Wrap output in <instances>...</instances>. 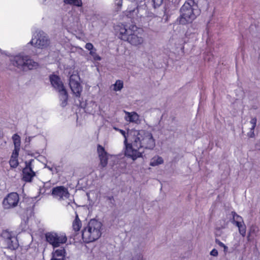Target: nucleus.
I'll list each match as a JSON object with an SVG mask.
<instances>
[{
	"label": "nucleus",
	"instance_id": "nucleus-1",
	"mask_svg": "<svg viewBox=\"0 0 260 260\" xmlns=\"http://www.w3.org/2000/svg\"><path fill=\"white\" fill-rule=\"evenodd\" d=\"M114 129L124 138V154L133 160L142 157L144 149L153 150L155 146V140L150 131L132 129L126 133L117 127H114Z\"/></svg>",
	"mask_w": 260,
	"mask_h": 260
},
{
	"label": "nucleus",
	"instance_id": "nucleus-2",
	"mask_svg": "<svg viewBox=\"0 0 260 260\" xmlns=\"http://www.w3.org/2000/svg\"><path fill=\"white\" fill-rule=\"evenodd\" d=\"M119 38L125 41H127L131 45L137 46L142 45L144 42V38L141 32L142 29L138 28L135 25H132L127 29L122 24L117 26Z\"/></svg>",
	"mask_w": 260,
	"mask_h": 260
},
{
	"label": "nucleus",
	"instance_id": "nucleus-3",
	"mask_svg": "<svg viewBox=\"0 0 260 260\" xmlns=\"http://www.w3.org/2000/svg\"><path fill=\"white\" fill-rule=\"evenodd\" d=\"M197 8V6L193 1L189 0L185 2L180 9V16L177 21L183 25L192 22L199 14Z\"/></svg>",
	"mask_w": 260,
	"mask_h": 260
},
{
	"label": "nucleus",
	"instance_id": "nucleus-4",
	"mask_svg": "<svg viewBox=\"0 0 260 260\" xmlns=\"http://www.w3.org/2000/svg\"><path fill=\"white\" fill-rule=\"evenodd\" d=\"M102 224L94 219H91L82 231V237L84 242L89 243L98 239L101 236Z\"/></svg>",
	"mask_w": 260,
	"mask_h": 260
},
{
	"label": "nucleus",
	"instance_id": "nucleus-5",
	"mask_svg": "<svg viewBox=\"0 0 260 260\" xmlns=\"http://www.w3.org/2000/svg\"><path fill=\"white\" fill-rule=\"evenodd\" d=\"M11 63L18 69L26 71L37 69L39 64L30 57L24 54H18L16 55L11 56L10 57Z\"/></svg>",
	"mask_w": 260,
	"mask_h": 260
},
{
	"label": "nucleus",
	"instance_id": "nucleus-6",
	"mask_svg": "<svg viewBox=\"0 0 260 260\" xmlns=\"http://www.w3.org/2000/svg\"><path fill=\"white\" fill-rule=\"evenodd\" d=\"M50 80L52 86L59 93L60 106L64 107L68 104V95L60 78L53 75L50 76Z\"/></svg>",
	"mask_w": 260,
	"mask_h": 260
},
{
	"label": "nucleus",
	"instance_id": "nucleus-7",
	"mask_svg": "<svg viewBox=\"0 0 260 260\" xmlns=\"http://www.w3.org/2000/svg\"><path fill=\"white\" fill-rule=\"evenodd\" d=\"M0 245L5 248L14 250L18 247V242L12 232L4 231L0 236Z\"/></svg>",
	"mask_w": 260,
	"mask_h": 260
},
{
	"label": "nucleus",
	"instance_id": "nucleus-8",
	"mask_svg": "<svg viewBox=\"0 0 260 260\" xmlns=\"http://www.w3.org/2000/svg\"><path fill=\"white\" fill-rule=\"evenodd\" d=\"M29 43L35 47L44 49L49 46L50 40L46 33L43 31L38 30L34 34Z\"/></svg>",
	"mask_w": 260,
	"mask_h": 260
},
{
	"label": "nucleus",
	"instance_id": "nucleus-9",
	"mask_svg": "<svg viewBox=\"0 0 260 260\" xmlns=\"http://www.w3.org/2000/svg\"><path fill=\"white\" fill-rule=\"evenodd\" d=\"M46 241L54 248L58 247L67 241L66 235L63 233L49 232L45 235Z\"/></svg>",
	"mask_w": 260,
	"mask_h": 260
},
{
	"label": "nucleus",
	"instance_id": "nucleus-10",
	"mask_svg": "<svg viewBox=\"0 0 260 260\" xmlns=\"http://www.w3.org/2000/svg\"><path fill=\"white\" fill-rule=\"evenodd\" d=\"M80 77L77 74H73L70 76L69 85L73 94L79 98L82 91V87L79 83Z\"/></svg>",
	"mask_w": 260,
	"mask_h": 260
},
{
	"label": "nucleus",
	"instance_id": "nucleus-11",
	"mask_svg": "<svg viewBox=\"0 0 260 260\" xmlns=\"http://www.w3.org/2000/svg\"><path fill=\"white\" fill-rule=\"evenodd\" d=\"M34 159L25 162V167L22 170L23 180L25 182H30L35 176V172L32 170V162Z\"/></svg>",
	"mask_w": 260,
	"mask_h": 260
},
{
	"label": "nucleus",
	"instance_id": "nucleus-12",
	"mask_svg": "<svg viewBox=\"0 0 260 260\" xmlns=\"http://www.w3.org/2000/svg\"><path fill=\"white\" fill-rule=\"evenodd\" d=\"M45 188L46 187L44 186L43 188L40 189L39 195L48 194L51 192H52V195H68L69 194L68 189L63 186H57L50 190L48 189V192H47V190Z\"/></svg>",
	"mask_w": 260,
	"mask_h": 260
},
{
	"label": "nucleus",
	"instance_id": "nucleus-13",
	"mask_svg": "<svg viewBox=\"0 0 260 260\" xmlns=\"http://www.w3.org/2000/svg\"><path fill=\"white\" fill-rule=\"evenodd\" d=\"M19 196H6L3 202L5 209H10L16 206L18 203Z\"/></svg>",
	"mask_w": 260,
	"mask_h": 260
},
{
	"label": "nucleus",
	"instance_id": "nucleus-14",
	"mask_svg": "<svg viewBox=\"0 0 260 260\" xmlns=\"http://www.w3.org/2000/svg\"><path fill=\"white\" fill-rule=\"evenodd\" d=\"M97 151L100 159L101 165L103 167H106L107 165V161L109 155L106 151L104 147L101 145H98Z\"/></svg>",
	"mask_w": 260,
	"mask_h": 260
},
{
	"label": "nucleus",
	"instance_id": "nucleus-15",
	"mask_svg": "<svg viewBox=\"0 0 260 260\" xmlns=\"http://www.w3.org/2000/svg\"><path fill=\"white\" fill-rule=\"evenodd\" d=\"M125 119L126 121L139 124L141 123L139 115L135 112H129L125 111Z\"/></svg>",
	"mask_w": 260,
	"mask_h": 260
},
{
	"label": "nucleus",
	"instance_id": "nucleus-16",
	"mask_svg": "<svg viewBox=\"0 0 260 260\" xmlns=\"http://www.w3.org/2000/svg\"><path fill=\"white\" fill-rule=\"evenodd\" d=\"M64 254L65 250L64 249H56L52 252V258H54L55 259H61L63 260Z\"/></svg>",
	"mask_w": 260,
	"mask_h": 260
},
{
	"label": "nucleus",
	"instance_id": "nucleus-17",
	"mask_svg": "<svg viewBox=\"0 0 260 260\" xmlns=\"http://www.w3.org/2000/svg\"><path fill=\"white\" fill-rule=\"evenodd\" d=\"M138 11L139 10L138 8L134 9L132 11H129L128 13L127 14V16L132 18L134 22H135V21H138L139 19L141 18V16H139L138 15Z\"/></svg>",
	"mask_w": 260,
	"mask_h": 260
},
{
	"label": "nucleus",
	"instance_id": "nucleus-18",
	"mask_svg": "<svg viewBox=\"0 0 260 260\" xmlns=\"http://www.w3.org/2000/svg\"><path fill=\"white\" fill-rule=\"evenodd\" d=\"M232 215L233 216V220L232 222L233 224L236 225L244 222L242 217L238 215L235 212H232Z\"/></svg>",
	"mask_w": 260,
	"mask_h": 260
},
{
	"label": "nucleus",
	"instance_id": "nucleus-19",
	"mask_svg": "<svg viewBox=\"0 0 260 260\" xmlns=\"http://www.w3.org/2000/svg\"><path fill=\"white\" fill-rule=\"evenodd\" d=\"M81 222L79 218L78 215L77 214L76 215V217L75 220L73 222V230L75 232H78L80 230L81 228Z\"/></svg>",
	"mask_w": 260,
	"mask_h": 260
},
{
	"label": "nucleus",
	"instance_id": "nucleus-20",
	"mask_svg": "<svg viewBox=\"0 0 260 260\" xmlns=\"http://www.w3.org/2000/svg\"><path fill=\"white\" fill-rule=\"evenodd\" d=\"M164 162L162 158L159 156H156L153 157L150 160V165L151 166H156Z\"/></svg>",
	"mask_w": 260,
	"mask_h": 260
},
{
	"label": "nucleus",
	"instance_id": "nucleus-21",
	"mask_svg": "<svg viewBox=\"0 0 260 260\" xmlns=\"http://www.w3.org/2000/svg\"><path fill=\"white\" fill-rule=\"evenodd\" d=\"M258 231V228L255 225H252L249 228L247 238L249 239L250 237L256 236Z\"/></svg>",
	"mask_w": 260,
	"mask_h": 260
},
{
	"label": "nucleus",
	"instance_id": "nucleus-22",
	"mask_svg": "<svg viewBox=\"0 0 260 260\" xmlns=\"http://www.w3.org/2000/svg\"><path fill=\"white\" fill-rule=\"evenodd\" d=\"M112 86H113V90L115 91H120L123 87V81L118 80Z\"/></svg>",
	"mask_w": 260,
	"mask_h": 260
},
{
	"label": "nucleus",
	"instance_id": "nucleus-23",
	"mask_svg": "<svg viewBox=\"0 0 260 260\" xmlns=\"http://www.w3.org/2000/svg\"><path fill=\"white\" fill-rule=\"evenodd\" d=\"M236 226L238 228L239 232L240 234V235L243 237H244L246 235V227L244 222L236 225Z\"/></svg>",
	"mask_w": 260,
	"mask_h": 260
},
{
	"label": "nucleus",
	"instance_id": "nucleus-24",
	"mask_svg": "<svg viewBox=\"0 0 260 260\" xmlns=\"http://www.w3.org/2000/svg\"><path fill=\"white\" fill-rule=\"evenodd\" d=\"M12 139H13V143L14 144V147H20V144H21L20 136L19 135H18L17 134H15L13 136Z\"/></svg>",
	"mask_w": 260,
	"mask_h": 260
},
{
	"label": "nucleus",
	"instance_id": "nucleus-25",
	"mask_svg": "<svg viewBox=\"0 0 260 260\" xmlns=\"http://www.w3.org/2000/svg\"><path fill=\"white\" fill-rule=\"evenodd\" d=\"M64 2L66 4L73 5L77 7H81L82 5L81 0H64Z\"/></svg>",
	"mask_w": 260,
	"mask_h": 260
},
{
	"label": "nucleus",
	"instance_id": "nucleus-26",
	"mask_svg": "<svg viewBox=\"0 0 260 260\" xmlns=\"http://www.w3.org/2000/svg\"><path fill=\"white\" fill-rule=\"evenodd\" d=\"M89 54L92 57L93 59L95 61H100L101 57L96 53V49L94 48L92 50L89 51Z\"/></svg>",
	"mask_w": 260,
	"mask_h": 260
},
{
	"label": "nucleus",
	"instance_id": "nucleus-27",
	"mask_svg": "<svg viewBox=\"0 0 260 260\" xmlns=\"http://www.w3.org/2000/svg\"><path fill=\"white\" fill-rule=\"evenodd\" d=\"M250 124L251 125V127H250V134H248V136L250 137H252V135H254V129L256 126V118H253L251 119L250 120Z\"/></svg>",
	"mask_w": 260,
	"mask_h": 260
},
{
	"label": "nucleus",
	"instance_id": "nucleus-28",
	"mask_svg": "<svg viewBox=\"0 0 260 260\" xmlns=\"http://www.w3.org/2000/svg\"><path fill=\"white\" fill-rule=\"evenodd\" d=\"M9 164L11 167L16 168L18 165L17 157L11 156Z\"/></svg>",
	"mask_w": 260,
	"mask_h": 260
},
{
	"label": "nucleus",
	"instance_id": "nucleus-29",
	"mask_svg": "<svg viewBox=\"0 0 260 260\" xmlns=\"http://www.w3.org/2000/svg\"><path fill=\"white\" fill-rule=\"evenodd\" d=\"M164 0H151V3L154 8L159 7Z\"/></svg>",
	"mask_w": 260,
	"mask_h": 260
},
{
	"label": "nucleus",
	"instance_id": "nucleus-30",
	"mask_svg": "<svg viewBox=\"0 0 260 260\" xmlns=\"http://www.w3.org/2000/svg\"><path fill=\"white\" fill-rule=\"evenodd\" d=\"M88 200L89 202V205L92 206L94 205V202L96 201V196H87Z\"/></svg>",
	"mask_w": 260,
	"mask_h": 260
},
{
	"label": "nucleus",
	"instance_id": "nucleus-31",
	"mask_svg": "<svg viewBox=\"0 0 260 260\" xmlns=\"http://www.w3.org/2000/svg\"><path fill=\"white\" fill-rule=\"evenodd\" d=\"M215 243L218 244L219 246L223 247L224 248V251H226L228 248V247L225 245L222 242H221L219 239H215Z\"/></svg>",
	"mask_w": 260,
	"mask_h": 260
},
{
	"label": "nucleus",
	"instance_id": "nucleus-32",
	"mask_svg": "<svg viewBox=\"0 0 260 260\" xmlns=\"http://www.w3.org/2000/svg\"><path fill=\"white\" fill-rule=\"evenodd\" d=\"M132 260H143V256L141 253L135 255Z\"/></svg>",
	"mask_w": 260,
	"mask_h": 260
},
{
	"label": "nucleus",
	"instance_id": "nucleus-33",
	"mask_svg": "<svg viewBox=\"0 0 260 260\" xmlns=\"http://www.w3.org/2000/svg\"><path fill=\"white\" fill-rule=\"evenodd\" d=\"M36 198L37 197L31 198L27 196L26 198H24V201L26 202H30L31 204H34V202ZM32 206H34V205H32Z\"/></svg>",
	"mask_w": 260,
	"mask_h": 260
},
{
	"label": "nucleus",
	"instance_id": "nucleus-34",
	"mask_svg": "<svg viewBox=\"0 0 260 260\" xmlns=\"http://www.w3.org/2000/svg\"><path fill=\"white\" fill-rule=\"evenodd\" d=\"M19 150L20 147H15L11 156L18 157Z\"/></svg>",
	"mask_w": 260,
	"mask_h": 260
},
{
	"label": "nucleus",
	"instance_id": "nucleus-35",
	"mask_svg": "<svg viewBox=\"0 0 260 260\" xmlns=\"http://www.w3.org/2000/svg\"><path fill=\"white\" fill-rule=\"evenodd\" d=\"M85 48L89 51L94 49L93 45L90 43H86Z\"/></svg>",
	"mask_w": 260,
	"mask_h": 260
},
{
	"label": "nucleus",
	"instance_id": "nucleus-36",
	"mask_svg": "<svg viewBox=\"0 0 260 260\" xmlns=\"http://www.w3.org/2000/svg\"><path fill=\"white\" fill-rule=\"evenodd\" d=\"M210 254L211 255L217 256L218 255V253L216 249H213L211 251Z\"/></svg>",
	"mask_w": 260,
	"mask_h": 260
},
{
	"label": "nucleus",
	"instance_id": "nucleus-37",
	"mask_svg": "<svg viewBox=\"0 0 260 260\" xmlns=\"http://www.w3.org/2000/svg\"><path fill=\"white\" fill-rule=\"evenodd\" d=\"M58 198L57 199V200L59 201H61L62 200H64V198H66V199H68V197L69 196H58Z\"/></svg>",
	"mask_w": 260,
	"mask_h": 260
},
{
	"label": "nucleus",
	"instance_id": "nucleus-38",
	"mask_svg": "<svg viewBox=\"0 0 260 260\" xmlns=\"http://www.w3.org/2000/svg\"><path fill=\"white\" fill-rule=\"evenodd\" d=\"M107 199L111 202L112 200H113V196H108L107 197Z\"/></svg>",
	"mask_w": 260,
	"mask_h": 260
},
{
	"label": "nucleus",
	"instance_id": "nucleus-39",
	"mask_svg": "<svg viewBox=\"0 0 260 260\" xmlns=\"http://www.w3.org/2000/svg\"><path fill=\"white\" fill-rule=\"evenodd\" d=\"M13 194H14V192H11V193H8V195H9V196H10V195H13ZM15 194L16 195H18L17 193H15Z\"/></svg>",
	"mask_w": 260,
	"mask_h": 260
},
{
	"label": "nucleus",
	"instance_id": "nucleus-40",
	"mask_svg": "<svg viewBox=\"0 0 260 260\" xmlns=\"http://www.w3.org/2000/svg\"><path fill=\"white\" fill-rule=\"evenodd\" d=\"M50 260H62V259H55L54 258H51V259Z\"/></svg>",
	"mask_w": 260,
	"mask_h": 260
},
{
	"label": "nucleus",
	"instance_id": "nucleus-41",
	"mask_svg": "<svg viewBox=\"0 0 260 260\" xmlns=\"http://www.w3.org/2000/svg\"><path fill=\"white\" fill-rule=\"evenodd\" d=\"M148 3H149V1H148L147 2H145L144 3V4L146 5V6L148 5Z\"/></svg>",
	"mask_w": 260,
	"mask_h": 260
},
{
	"label": "nucleus",
	"instance_id": "nucleus-42",
	"mask_svg": "<svg viewBox=\"0 0 260 260\" xmlns=\"http://www.w3.org/2000/svg\"><path fill=\"white\" fill-rule=\"evenodd\" d=\"M42 3H44L46 0H40Z\"/></svg>",
	"mask_w": 260,
	"mask_h": 260
},
{
	"label": "nucleus",
	"instance_id": "nucleus-43",
	"mask_svg": "<svg viewBox=\"0 0 260 260\" xmlns=\"http://www.w3.org/2000/svg\"><path fill=\"white\" fill-rule=\"evenodd\" d=\"M24 228H26V221H24Z\"/></svg>",
	"mask_w": 260,
	"mask_h": 260
},
{
	"label": "nucleus",
	"instance_id": "nucleus-44",
	"mask_svg": "<svg viewBox=\"0 0 260 260\" xmlns=\"http://www.w3.org/2000/svg\"><path fill=\"white\" fill-rule=\"evenodd\" d=\"M47 168H48L50 170L52 171V168H51L49 167H47Z\"/></svg>",
	"mask_w": 260,
	"mask_h": 260
}]
</instances>
